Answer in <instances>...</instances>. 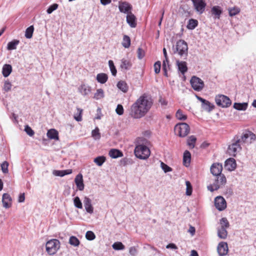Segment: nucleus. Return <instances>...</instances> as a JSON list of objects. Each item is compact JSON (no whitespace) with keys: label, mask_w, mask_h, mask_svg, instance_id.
I'll return each instance as SVG.
<instances>
[{"label":"nucleus","mask_w":256,"mask_h":256,"mask_svg":"<svg viewBox=\"0 0 256 256\" xmlns=\"http://www.w3.org/2000/svg\"><path fill=\"white\" fill-rule=\"evenodd\" d=\"M153 102L150 96L144 94L140 96L130 108V115L134 118L144 117L150 109Z\"/></svg>","instance_id":"nucleus-1"},{"label":"nucleus","mask_w":256,"mask_h":256,"mask_svg":"<svg viewBox=\"0 0 256 256\" xmlns=\"http://www.w3.org/2000/svg\"><path fill=\"white\" fill-rule=\"evenodd\" d=\"M172 54L177 55L180 58L186 60L188 55V46L187 43L184 40H178L175 45L172 47Z\"/></svg>","instance_id":"nucleus-2"},{"label":"nucleus","mask_w":256,"mask_h":256,"mask_svg":"<svg viewBox=\"0 0 256 256\" xmlns=\"http://www.w3.org/2000/svg\"><path fill=\"white\" fill-rule=\"evenodd\" d=\"M134 153L136 158L140 160H146L149 157L150 152L146 146L138 144L134 148Z\"/></svg>","instance_id":"nucleus-3"},{"label":"nucleus","mask_w":256,"mask_h":256,"mask_svg":"<svg viewBox=\"0 0 256 256\" xmlns=\"http://www.w3.org/2000/svg\"><path fill=\"white\" fill-rule=\"evenodd\" d=\"M60 243L58 240H50L46 244V251L50 255L54 254L60 249Z\"/></svg>","instance_id":"nucleus-4"},{"label":"nucleus","mask_w":256,"mask_h":256,"mask_svg":"<svg viewBox=\"0 0 256 256\" xmlns=\"http://www.w3.org/2000/svg\"><path fill=\"white\" fill-rule=\"evenodd\" d=\"M174 132L180 137H185L190 132L189 126L184 122L176 124L174 126Z\"/></svg>","instance_id":"nucleus-5"},{"label":"nucleus","mask_w":256,"mask_h":256,"mask_svg":"<svg viewBox=\"0 0 256 256\" xmlns=\"http://www.w3.org/2000/svg\"><path fill=\"white\" fill-rule=\"evenodd\" d=\"M226 182V179L224 175V174H220L216 176V179L213 184L208 186V189L212 192L216 190L222 186L224 185Z\"/></svg>","instance_id":"nucleus-6"},{"label":"nucleus","mask_w":256,"mask_h":256,"mask_svg":"<svg viewBox=\"0 0 256 256\" xmlns=\"http://www.w3.org/2000/svg\"><path fill=\"white\" fill-rule=\"evenodd\" d=\"M240 139H236L234 136L232 140V143L229 146L228 148V152L230 155L236 156L237 152H240L242 150L241 145L240 142Z\"/></svg>","instance_id":"nucleus-7"},{"label":"nucleus","mask_w":256,"mask_h":256,"mask_svg":"<svg viewBox=\"0 0 256 256\" xmlns=\"http://www.w3.org/2000/svg\"><path fill=\"white\" fill-rule=\"evenodd\" d=\"M236 139H240V142L242 144L246 143H251L252 140L256 139V135L251 132L246 131L242 136L236 135Z\"/></svg>","instance_id":"nucleus-8"},{"label":"nucleus","mask_w":256,"mask_h":256,"mask_svg":"<svg viewBox=\"0 0 256 256\" xmlns=\"http://www.w3.org/2000/svg\"><path fill=\"white\" fill-rule=\"evenodd\" d=\"M216 102L217 105L222 108H226L230 106L232 102L226 96L219 95L216 97Z\"/></svg>","instance_id":"nucleus-9"},{"label":"nucleus","mask_w":256,"mask_h":256,"mask_svg":"<svg viewBox=\"0 0 256 256\" xmlns=\"http://www.w3.org/2000/svg\"><path fill=\"white\" fill-rule=\"evenodd\" d=\"M192 88L196 91L200 92L204 87V82L199 78L193 76L190 81Z\"/></svg>","instance_id":"nucleus-10"},{"label":"nucleus","mask_w":256,"mask_h":256,"mask_svg":"<svg viewBox=\"0 0 256 256\" xmlns=\"http://www.w3.org/2000/svg\"><path fill=\"white\" fill-rule=\"evenodd\" d=\"M216 208L220 211L224 210L226 208V202L224 198L222 196H218L214 199Z\"/></svg>","instance_id":"nucleus-11"},{"label":"nucleus","mask_w":256,"mask_h":256,"mask_svg":"<svg viewBox=\"0 0 256 256\" xmlns=\"http://www.w3.org/2000/svg\"><path fill=\"white\" fill-rule=\"evenodd\" d=\"M194 9L200 14H202L206 6V3L203 0H192Z\"/></svg>","instance_id":"nucleus-12"},{"label":"nucleus","mask_w":256,"mask_h":256,"mask_svg":"<svg viewBox=\"0 0 256 256\" xmlns=\"http://www.w3.org/2000/svg\"><path fill=\"white\" fill-rule=\"evenodd\" d=\"M118 8L121 12L128 14L132 12V7L130 4L126 2L120 1L118 2Z\"/></svg>","instance_id":"nucleus-13"},{"label":"nucleus","mask_w":256,"mask_h":256,"mask_svg":"<svg viewBox=\"0 0 256 256\" xmlns=\"http://www.w3.org/2000/svg\"><path fill=\"white\" fill-rule=\"evenodd\" d=\"M217 251L220 256H224L227 254L228 251L227 243L224 242H220L217 247Z\"/></svg>","instance_id":"nucleus-14"},{"label":"nucleus","mask_w":256,"mask_h":256,"mask_svg":"<svg viewBox=\"0 0 256 256\" xmlns=\"http://www.w3.org/2000/svg\"><path fill=\"white\" fill-rule=\"evenodd\" d=\"M196 98L198 100L202 102V107L204 110L210 112L214 108V106L208 100H206L197 95H196Z\"/></svg>","instance_id":"nucleus-15"},{"label":"nucleus","mask_w":256,"mask_h":256,"mask_svg":"<svg viewBox=\"0 0 256 256\" xmlns=\"http://www.w3.org/2000/svg\"><path fill=\"white\" fill-rule=\"evenodd\" d=\"M222 165L218 164L216 163L212 164L210 168V172L212 174L216 176L222 174Z\"/></svg>","instance_id":"nucleus-16"},{"label":"nucleus","mask_w":256,"mask_h":256,"mask_svg":"<svg viewBox=\"0 0 256 256\" xmlns=\"http://www.w3.org/2000/svg\"><path fill=\"white\" fill-rule=\"evenodd\" d=\"M12 199L8 194L4 193L2 195V205L6 208H8L12 206Z\"/></svg>","instance_id":"nucleus-17"},{"label":"nucleus","mask_w":256,"mask_h":256,"mask_svg":"<svg viewBox=\"0 0 256 256\" xmlns=\"http://www.w3.org/2000/svg\"><path fill=\"white\" fill-rule=\"evenodd\" d=\"M126 20L131 28H134L136 26V18L132 12L126 15Z\"/></svg>","instance_id":"nucleus-18"},{"label":"nucleus","mask_w":256,"mask_h":256,"mask_svg":"<svg viewBox=\"0 0 256 256\" xmlns=\"http://www.w3.org/2000/svg\"><path fill=\"white\" fill-rule=\"evenodd\" d=\"M176 65L178 70L182 74H184L188 70L187 64L186 62L180 61L178 60H176Z\"/></svg>","instance_id":"nucleus-19"},{"label":"nucleus","mask_w":256,"mask_h":256,"mask_svg":"<svg viewBox=\"0 0 256 256\" xmlns=\"http://www.w3.org/2000/svg\"><path fill=\"white\" fill-rule=\"evenodd\" d=\"M84 204L86 212L90 214H92L94 208L92 205L91 200L88 197L85 196L84 200Z\"/></svg>","instance_id":"nucleus-20"},{"label":"nucleus","mask_w":256,"mask_h":256,"mask_svg":"<svg viewBox=\"0 0 256 256\" xmlns=\"http://www.w3.org/2000/svg\"><path fill=\"white\" fill-rule=\"evenodd\" d=\"M75 183L78 188L80 190H82L84 189V184L83 182V178L82 174H78L74 179Z\"/></svg>","instance_id":"nucleus-21"},{"label":"nucleus","mask_w":256,"mask_h":256,"mask_svg":"<svg viewBox=\"0 0 256 256\" xmlns=\"http://www.w3.org/2000/svg\"><path fill=\"white\" fill-rule=\"evenodd\" d=\"M225 166L229 170H234L236 166V160L233 158L228 159L225 162Z\"/></svg>","instance_id":"nucleus-22"},{"label":"nucleus","mask_w":256,"mask_h":256,"mask_svg":"<svg viewBox=\"0 0 256 256\" xmlns=\"http://www.w3.org/2000/svg\"><path fill=\"white\" fill-rule=\"evenodd\" d=\"M132 66V63L130 60L126 58H122L121 60L120 67L122 69L128 70L131 68Z\"/></svg>","instance_id":"nucleus-23"},{"label":"nucleus","mask_w":256,"mask_h":256,"mask_svg":"<svg viewBox=\"0 0 256 256\" xmlns=\"http://www.w3.org/2000/svg\"><path fill=\"white\" fill-rule=\"evenodd\" d=\"M109 156L112 158H116L123 156L122 152L117 149H111L108 152Z\"/></svg>","instance_id":"nucleus-24"},{"label":"nucleus","mask_w":256,"mask_h":256,"mask_svg":"<svg viewBox=\"0 0 256 256\" xmlns=\"http://www.w3.org/2000/svg\"><path fill=\"white\" fill-rule=\"evenodd\" d=\"M48 137L51 140H58V133L55 129H50L47 132Z\"/></svg>","instance_id":"nucleus-25"},{"label":"nucleus","mask_w":256,"mask_h":256,"mask_svg":"<svg viewBox=\"0 0 256 256\" xmlns=\"http://www.w3.org/2000/svg\"><path fill=\"white\" fill-rule=\"evenodd\" d=\"M78 91L84 96H86L91 92V88L86 84H82L78 88Z\"/></svg>","instance_id":"nucleus-26"},{"label":"nucleus","mask_w":256,"mask_h":256,"mask_svg":"<svg viewBox=\"0 0 256 256\" xmlns=\"http://www.w3.org/2000/svg\"><path fill=\"white\" fill-rule=\"evenodd\" d=\"M12 72V66L8 64L4 65L2 70V74L4 77H8Z\"/></svg>","instance_id":"nucleus-27"},{"label":"nucleus","mask_w":256,"mask_h":256,"mask_svg":"<svg viewBox=\"0 0 256 256\" xmlns=\"http://www.w3.org/2000/svg\"><path fill=\"white\" fill-rule=\"evenodd\" d=\"M191 159V154L188 150H186L184 154L183 163L184 166H189Z\"/></svg>","instance_id":"nucleus-28"},{"label":"nucleus","mask_w":256,"mask_h":256,"mask_svg":"<svg viewBox=\"0 0 256 256\" xmlns=\"http://www.w3.org/2000/svg\"><path fill=\"white\" fill-rule=\"evenodd\" d=\"M218 236L221 239H226L228 236V232L226 230V228H218Z\"/></svg>","instance_id":"nucleus-29"},{"label":"nucleus","mask_w":256,"mask_h":256,"mask_svg":"<svg viewBox=\"0 0 256 256\" xmlns=\"http://www.w3.org/2000/svg\"><path fill=\"white\" fill-rule=\"evenodd\" d=\"M212 14L214 15L216 18H219L222 13L221 8L219 6H214L212 8Z\"/></svg>","instance_id":"nucleus-30"},{"label":"nucleus","mask_w":256,"mask_h":256,"mask_svg":"<svg viewBox=\"0 0 256 256\" xmlns=\"http://www.w3.org/2000/svg\"><path fill=\"white\" fill-rule=\"evenodd\" d=\"M108 76L104 73H100L96 76L97 81L100 84H104L108 80Z\"/></svg>","instance_id":"nucleus-31"},{"label":"nucleus","mask_w":256,"mask_h":256,"mask_svg":"<svg viewBox=\"0 0 256 256\" xmlns=\"http://www.w3.org/2000/svg\"><path fill=\"white\" fill-rule=\"evenodd\" d=\"M117 86L124 92H126L128 90V86L124 81H119L117 84Z\"/></svg>","instance_id":"nucleus-32"},{"label":"nucleus","mask_w":256,"mask_h":256,"mask_svg":"<svg viewBox=\"0 0 256 256\" xmlns=\"http://www.w3.org/2000/svg\"><path fill=\"white\" fill-rule=\"evenodd\" d=\"M19 43L18 40H14L8 44L7 49L9 50H16Z\"/></svg>","instance_id":"nucleus-33"},{"label":"nucleus","mask_w":256,"mask_h":256,"mask_svg":"<svg viewBox=\"0 0 256 256\" xmlns=\"http://www.w3.org/2000/svg\"><path fill=\"white\" fill-rule=\"evenodd\" d=\"M234 108L238 110H245L248 108V103H236L234 104Z\"/></svg>","instance_id":"nucleus-34"},{"label":"nucleus","mask_w":256,"mask_h":256,"mask_svg":"<svg viewBox=\"0 0 256 256\" xmlns=\"http://www.w3.org/2000/svg\"><path fill=\"white\" fill-rule=\"evenodd\" d=\"M69 244L74 246H79L80 242L76 237L71 236L69 239Z\"/></svg>","instance_id":"nucleus-35"},{"label":"nucleus","mask_w":256,"mask_h":256,"mask_svg":"<svg viewBox=\"0 0 256 256\" xmlns=\"http://www.w3.org/2000/svg\"><path fill=\"white\" fill-rule=\"evenodd\" d=\"M34 30V27L33 26H30L28 28L25 32V36L27 38H30L32 36V34Z\"/></svg>","instance_id":"nucleus-36"},{"label":"nucleus","mask_w":256,"mask_h":256,"mask_svg":"<svg viewBox=\"0 0 256 256\" xmlns=\"http://www.w3.org/2000/svg\"><path fill=\"white\" fill-rule=\"evenodd\" d=\"M130 44V37L126 35H124L123 37L122 45L125 48H128Z\"/></svg>","instance_id":"nucleus-37"},{"label":"nucleus","mask_w":256,"mask_h":256,"mask_svg":"<svg viewBox=\"0 0 256 256\" xmlns=\"http://www.w3.org/2000/svg\"><path fill=\"white\" fill-rule=\"evenodd\" d=\"M220 228H227L230 226V224L226 218H222L220 220Z\"/></svg>","instance_id":"nucleus-38"},{"label":"nucleus","mask_w":256,"mask_h":256,"mask_svg":"<svg viewBox=\"0 0 256 256\" xmlns=\"http://www.w3.org/2000/svg\"><path fill=\"white\" fill-rule=\"evenodd\" d=\"M106 158L104 156H100L96 158L94 162L98 166H101L106 161Z\"/></svg>","instance_id":"nucleus-39"},{"label":"nucleus","mask_w":256,"mask_h":256,"mask_svg":"<svg viewBox=\"0 0 256 256\" xmlns=\"http://www.w3.org/2000/svg\"><path fill=\"white\" fill-rule=\"evenodd\" d=\"M196 140V138L195 136H191L188 137L187 140V144L191 148H194V147L195 142Z\"/></svg>","instance_id":"nucleus-40"},{"label":"nucleus","mask_w":256,"mask_h":256,"mask_svg":"<svg viewBox=\"0 0 256 256\" xmlns=\"http://www.w3.org/2000/svg\"><path fill=\"white\" fill-rule=\"evenodd\" d=\"M198 20L194 19H190L188 21L187 28L190 30L194 29L198 26Z\"/></svg>","instance_id":"nucleus-41"},{"label":"nucleus","mask_w":256,"mask_h":256,"mask_svg":"<svg viewBox=\"0 0 256 256\" xmlns=\"http://www.w3.org/2000/svg\"><path fill=\"white\" fill-rule=\"evenodd\" d=\"M112 248L114 250H123L124 249L125 246L121 242H116L112 245Z\"/></svg>","instance_id":"nucleus-42"},{"label":"nucleus","mask_w":256,"mask_h":256,"mask_svg":"<svg viewBox=\"0 0 256 256\" xmlns=\"http://www.w3.org/2000/svg\"><path fill=\"white\" fill-rule=\"evenodd\" d=\"M176 116L178 120H184L187 118L186 116L184 114L182 111L180 110H178L176 112Z\"/></svg>","instance_id":"nucleus-43"},{"label":"nucleus","mask_w":256,"mask_h":256,"mask_svg":"<svg viewBox=\"0 0 256 256\" xmlns=\"http://www.w3.org/2000/svg\"><path fill=\"white\" fill-rule=\"evenodd\" d=\"M104 97V90L102 88L98 89L94 94V98L96 100H100Z\"/></svg>","instance_id":"nucleus-44"},{"label":"nucleus","mask_w":256,"mask_h":256,"mask_svg":"<svg viewBox=\"0 0 256 256\" xmlns=\"http://www.w3.org/2000/svg\"><path fill=\"white\" fill-rule=\"evenodd\" d=\"M108 65L112 75L114 76H116L117 73V70H116V68L114 65L112 60H110L108 61Z\"/></svg>","instance_id":"nucleus-45"},{"label":"nucleus","mask_w":256,"mask_h":256,"mask_svg":"<svg viewBox=\"0 0 256 256\" xmlns=\"http://www.w3.org/2000/svg\"><path fill=\"white\" fill-rule=\"evenodd\" d=\"M240 9L238 8H230L228 9V13L229 15L230 16H236L240 12Z\"/></svg>","instance_id":"nucleus-46"},{"label":"nucleus","mask_w":256,"mask_h":256,"mask_svg":"<svg viewBox=\"0 0 256 256\" xmlns=\"http://www.w3.org/2000/svg\"><path fill=\"white\" fill-rule=\"evenodd\" d=\"M92 134L95 140H99L100 138V134L98 128H96L92 131Z\"/></svg>","instance_id":"nucleus-47"},{"label":"nucleus","mask_w":256,"mask_h":256,"mask_svg":"<svg viewBox=\"0 0 256 256\" xmlns=\"http://www.w3.org/2000/svg\"><path fill=\"white\" fill-rule=\"evenodd\" d=\"M186 194L187 196H190L192 191V188L191 184L189 181H186Z\"/></svg>","instance_id":"nucleus-48"},{"label":"nucleus","mask_w":256,"mask_h":256,"mask_svg":"<svg viewBox=\"0 0 256 256\" xmlns=\"http://www.w3.org/2000/svg\"><path fill=\"white\" fill-rule=\"evenodd\" d=\"M74 206L78 208H82V203L78 196H76L74 200Z\"/></svg>","instance_id":"nucleus-49"},{"label":"nucleus","mask_w":256,"mask_h":256,"mask_svg":"<svg viewBox=\"0 0 256 256\" xmlns=\"http://www.w3.org/2000/svg\"><path fill=\"white\" fill-rule=\"evenodd\" d=\"M11 88H12V84H11L10 82L8 80H5V82H4V87H3L4 90L5 92H8L11 90Z\"/></svg>","instance_id":"nucleus-50"},{"label":"nucleus","mask_w":256,"mask_h":256,"mask_svg":"<svg viewBox=\"0 0 256 256\" xmlns=\"http://www.w3.org/2000/svg\"><path fill=\"white\" fill-rule=\"evenodd\" d=\"M86 238L88 240H92L96 238V236L92 232L88 231L86 234Z\"/></svg>","instance_id":"nucleus-51"},{"label":"nucleus","mask_w":256,"mask_h":256,"mask_svg":"<svg viewBox=\"0 0 256 256\" xmlns=\"http://www.w3.org/2000/svg\"><path fill=\"white\" fill-rule=\"evenodd\" d=\"M8 163L6 161H4L1 164V168L2 172L4 174L8 172Z\"/></svg>","instance_id":"nucleus-52"},{"label":"nucleus","mask_w":256,"mask_h":256,"mask_svg":"<svg viewBox=\"0 0 256 256\" xmlns=\"http://www.w3.org/2000/svg\"><path fill=\"white\" fill-rule=\"evenodd\" d=\"M154 69L156 74H158L160 72L161 68V62L160 61H157L154 64Z\"/></svg>","instance_id":"nucleus-53"},{"label":"nucleus","mask_w":256,"mask_h":256,"mask_svg":"<svg viewBox=\"0 0 256 256\" xmlns=\"http://www.w3.org/2000/svg\"><path fill=\"white\" fill-rule=\"evenodd\" d=\"M24 131L28 136H32L34 135V131L28 125L25 126Z\"/></svg>","instance_id":"nucleus-54"},{"label":"nucleus","mask_w":256,"mask_h":256,"mask_svg":"<svg viewBox=\"0 0 256 256\" xmlns=\"http://www.w3.org/2000/svg\"><path fill=\"white\" fill-rule=\"evenodd\" d=\"M58 8V4H54L51 5L47 10L46 12L48 14H50L53 11L56 10Z\"/></svg>","instance_id":"nucleus-55"},{"label":"nucleus","mask_w":256,"mask_h":256,"mask_svg":"<svg viewBox=\"0 0 256 256\" xmlns=\"http://www.w3.org/2000/svg\"><path fill=\"white\" fill-rule=\"evenodd\" d=\"M160 166L162 168L164 172H169L172 170L171 168L168 166L167 164H165L163 162H161Z\"/></svg>","instance_id":"nucleus-56"},{"label":"nucleus","mask_w":256,"mask_h":256,"mask_svg":"<svg viewBox=\"0 0 256 256\" xmlns=\"http://www.w3.org/2000/svg\"><path fill=\"white\" fill-rule=\"evenodd\" d=\"M132 162L128 158H124L120 160V164L121 166H126V165L131 164Z\"/></svg>","instance_id":"nucleus-57"},{"label":"nucleus","mask_w":256,"mask_h":256,"mask_svg":"<svg viewBox=\"0 0 256 256\" xmlns=\"http://www.w3.org/2000/svg\"><path fill=\"white\" fill-rule=\"evenodd\" d=\"M137 52L138 58L140 60L142 59L145 55L144 50L141 48H138Z\"/></svg>","instance_id":"nucleus-58"},{"label":"nucleus","mask_w":256,"mask_h":256,"mask_svg":"<svg viewBox=\"0 0 256 256\" xmlns=\"http://www.w3.org/2000/svg\"><path fill=\"white\" fill-rule=\"evenodd\" d=\"M116 114L120 116L124 114V108L122 105L118 104L116 110Z\"/></svg>","instance_id":"nucleus-59"},{"label":"nucleus","mask_w":256,"mask_h":256,"mask_svg":"<svg viewBox=\"0 0 256 256\" xmlns=\"http://www.w3.org/2000/svg\"><path fill=\"white\" fill-rule=\"evenodd\" d=\"M170 69L168 60H164L162 62V70Z\"/></svg>","instance_id":"nucleus-60"},{"label":"nucleus","mask_w":256,"mask_h":256,"mask_svg":"<svg viewBox=\"0 0 256 256\" xmlns=\"http://www.w3.org/2000/svg\"><path fill=\"white\" fill-rule=\"evenodd\" d=\"M130 254L132 256H136L137 254V250L134 246L130 247L129 250Z\"/></svg>","instance_id":"nucleus-61"},{"label":"nucleus","mask_w":256,"mask_h":256,"mask_svg":"<svg viewBox=\"0 0 256 256\" xmlns=\"http://www.w3.org/2000/svg\"><path fill=\"white\" fill-rule=\"evenodd\" d=\"M53 174L56 176H64V174L63 170H54L53 172Z\"/></svg>","instance_id":"nucleus-62"},{"label":"nucleus","mask_w":256,"mask_h":256,"mask_svg":"<svg viewBox=\"0 0 256 256\" xmlns=\"http://www.w3.org/2000/svg\"><path fill=\"white\" fill-rule=\"evenodd\" d=\"M25 197H24V194H21L18 197V202H22L24 201Z\"/></svg>","instance_id":"nucleus-63"},{"label":"nucleus","mask_w":256,"mask_h":256,"mask_svg":"<svg viewBox=\"0 0 256 256\" xmlns=\"http://www.w3.org/2000/svg\"><path fill=\"white\" fill-rule=\"evenodd\" d=\"M166 248H172L174 250H176L178 248L176 245L174 244H170L166 246Z\"/></svg>","instance_id":"nucleus-64"}]
</instances>
